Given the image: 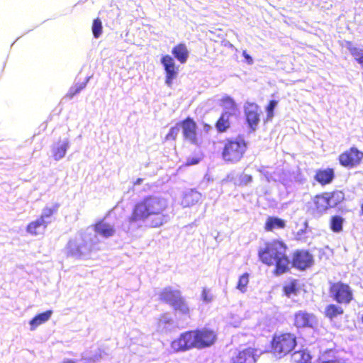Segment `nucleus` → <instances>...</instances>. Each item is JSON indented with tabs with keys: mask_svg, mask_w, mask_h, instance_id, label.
<instances>
[{
	"mask_svg": "<svg viewBox=\"0 0 363 363\" xmlns=\"http://www.w3.org/2000/svg\"><path fill=\"white\" fill-rule=\"evenodd\" d=\"M59 208L58 203H54L52 206H46L43 210L41 215L40 216V219L42 221L46 222L47 225L51 223L52 219V216L54 213H55Z\"/></svg>",
	"mask_w": 363,
	"mask_h": 363,
	"instance_id": "25",
	"label": "nucleus"
},
{
	"mask_svg": "<svg viewBox=\"0 0 363 363\" xmlns=\"http://www.w3.org/2000/svg\"><path fill=\"white\" fill-rule=\"evenodd\" d=\"M297 283L296 280H291L285 284L284 286V291L286 296L291 298L294 295H296L298 292Z\"/></svg>",
	"mask_w": 363,
	"mask_h": 363,
	"instance_id": "33",
	"label": "nucleus"
},
{
	"mask_svg": "<svg viewBox=\"0 0 363 363\" xmlns=\"http://www.w3.org/2000/svg\"><path fill=\"white\" fill-rule=\"evenodd\" d=\"M246 147V143L241 138L228 140L223 147V157L226 162H238L242 157Z\"/></svg>",
	"mask_w": 363,
	"mask_h": 363,
	"instance_id": "5",
	"label": "nucleus"
},
{
	"mask_svg": "<svg viewBox=\"0 0 363 363\" xmlns=\"http://www.w3.org/2000/svg\"><path fill=\"white\" fill-rule=\"evenodd\" d=\"M296 337L291 333L277 335L272 342V350L275 355L281 358L290 352L296 346Z\"/></svg>",
	"mask_w": 363,
	"mask_h": 363,
	"instance_id": "7",
	"label": "nucleus"
},
{
	"mask_svg": "<svg viewBox=\"0 0 363 363\" xmlns=\"http://www.w3.org/2000/svg\"><path fill=\"white\" fill-rule=\"evenodd\" d=\"M52 311L49 310L35 315L29 321L30 330H35L38 326L46 323L51 318Z\"/></svg>",
	"mask_w": 363,
	"mask_h": 363,
	"instance_id": "21",
	"label": "nucleus"
},
{
	"mask_svg": "<svg viewBox=\"0 0 363 363\" xmlns=\"http://www.w3.org/2000/svg\"><path fill=\"white\" fill-rule=\"evenodd\" d=\"M311 355L305 350L295 352L291 356V363H309Z\"/></svg>",
	"mask_w": 363,
	"mask_h": 363,
	"instance_id": "29",
	"label": "nucleus"
},
{
	"mask_svg": "<svg viewBox=\"0 0 363 363\" xmlns=\"http://www.w3.org/2000/svg\"><path fill=\"white\" fill-rule=\"evenodd\" d=\"M342 313L343 309L342 307L337 305L331 304L325 308V315L330 319L341 315Z\"/></svg>",
	"mask_w": 363,
	"mask_h": 363,
	"instance_id": "35",
	"label": "nucleus"
},
{
	"mask_svg": "<svg viewBox=\"0 0 363 363\" xmlns=\"http://www.w3.org/2000/svg\"><path fill=\"white\" fill-rule=\"evenodd\" d=\"M182 128L186 140L194 145H198L200 143L201 140L196 131V124L192 119L184 120L182 123Z\"/></svg>",
	"mask_w": 363,
	"mask_h": 363,
	"instance_id": "10",
	"label": "nucleus"
},
{
	"mask_svg": "<svg viewBox=\"0 0 363 363\" xmlns=\"http://www.w3.org/2000/svg\"><path fill=\"white\" fill-rule=\"evenodd\" d=\"M362 323H363V316L362 317Z\"/></svg>",
	"mask_w": 363,
	"mask_h": 363,
	"instance_id": "50",
	"label": "nucleus"
},
{
	"mask_svg": "<svg viewBox=\"0 0 363 363\" xmlns=\"http://www.w3.org/2000/svg\"><path fill=\"white\" fill-rule=\"evenodd\" d=\"M344 194L342 191L332 193H323L313 198V203L318 213H325L328 208H334L344 199Z\"/></svg>",
	"mask_w": 363,
	"mask_h": 363,
	"instance_id": "6",
	"label": "nucleus"
},
{
	"mask_svg": "<svg viewBox=\"0 0 363 363\" xmlns=\"http://www.w3.org/2000/svg\"><path fill=\"white\" fill-rule=\"evenodd\" d=\"M249 283V274L247 273L243 274L240 277L236 288L242 293L247 291V286Z\"/></svg>",
	"mask_w": 363,
	"mask_h": 363,
	"instance_id": "37",
	"label": "nucleus"
},
{
	"mask_svg": "<svg viewBox=\"0 0 363 363\" xmlns=\"http://www.w3.org/2000/svg\"><path fill=\"white\" fill-rule=\"evenodd\" d=\"M161 63L164 67L166 72L165 84L171 87L174 79L177 75V69L174 59L169 55L164 56L161 60Z\"/></svg>",
	"mask_w": 363,
	"mask_h": 363,
	"instance_id": "11",
	"label": "nucleus"
},
{
	"mask_svg": "<svg viewBox=\"0 0 363 363\" xmlns=\"http://www.w3.org/2000/svg\"><path fill=\"white\" fill-rule=\"evenodd\" d=\"M316 323V318L312 313L299 311L294 314V325L297 328H313Z\"/></svg>",
	"mask_w": 363,
	"mask_h": 363,
	"instance_id": "12",
	"label": "nucleus"
},
{
	"mask_svg": "<svg viewBox=\"0 0 363 363\" xmlns=\"http://www.w3.org/2000/svg\"><path fill=\"white\" fill-rule=\"evenodd\" d=\"M321 363H338V362L335 360H329V361L322 362Z\"/></svg>",
	"mask_w": 363,
	"mask_h": 363,
	"instance_id": "48",
	"label": "nucleus"
},
{
	"mask_svg": "<svg viewBox=\"0 0 363 363\" xmlns=\"http://www.w3.org/2000/svg\"><path fill=\"white\" fill-rule=\"evenodd\" d=\"M334 177V172L332 169H320L316 172L315 179L324 185L332 182Z\"/></svg>",
	"mask_w": 363,
	"mask_h": 363,
	"instance_id": "23",
	"label": "nucleus"
},
{
	"mask_svg": "<svg viewBox=\"0 0 363 363\" xmlns=\"http://www.w3.org/2000/svg\"><path fill=\"white\" fill-rule=\"evenodd\" d=\"M284 227V220L276 217H269L265 223V229L267 231L282 229Z\"/></svg>",
	"mask_w": 363,
	"mask_h": 363,
	"instance_id": "26",
	"label": "nucleus"
},
{
	"mask_svg": "<svg viewBox=\"0 0 363 363\" xmlns=\"http://www.w3.org/2000/svg\"><path fill=\"white\" fill-rule=\"evenodd\" d=\"M203 128L206 132H208L211 128V127L210 125L206 124V125H204Z\"/></svg>",
	"mask_w": 363,
	"mask_h": 363,
	"instance_id": "47",
	"label": "nucleus"
},
{
	"mask_svg": "<svg viewBox=\"0 0 363 363\" xmlns=\"http://www.w3.org/2000/svg\"><path fill=\"white\" fill-rule=\"evenodd\" d=\"M173 322V319L169 314H164L158 320L157 330L161 332L166 331L172 326Z\"/></svg>",
	"mask_w": 363,
	"mask_h": 363,
	"instance_id": "27",
	"label": "nucleus"
},
{
	"mask_svg": "<svg viewBox=\"0 0 363 363\" xmlns=\"http://www.w3.org/2000/svg\"><path fill=\"white\" fill-rule=\"evenodd\" d=\"M230 323L234 327H238L240 323V319L238 318L235 322L230 321Z\"/></svg>",
	"mask_w": 363,
	"mask_h": 363,
	"instance_id": "45",
	"label": "nucleus"
},
{
	"mask_svg": "<svg viewBox=\"0 0 363 363\" xmlns=\"http://www.w3.org/2000/svg\"><path fill=\"white\" fill-rule=\"evenodd\" d=\"M260 172L264 174V176L266 177L267 180V181H269V177L267 176V173H265V172H264V171H262V170H260Z\"/></svg>",
	"mask_w": 363,
	"mask_h": 363,
	"instance_id": "49",
	"label": "nucleus"
},
{
	"mask_svg": "<svg viewBox=\"0 0 363 363\" xmlns=\"http://www.w3.org/2000/svg\"><path fill=\"white\" fill-rule=\"evenodd\" d=\"M286 245L280 241H273L266 244L259 251L261 261L267 265H276L277 274H283L288 269L290 261L286 255Z\"/></svg>",
	"mask_w": 363,
	"mask_h": 363,
	"instance_id": "3",
	"label": "nucleus"
},
{
	"mask_svg": "<svg viewBox=\"0 0 363 363\" xmlns=\"http://www.w3.org/2000/svg\"><path fill=\"white\" fill-rule=\"evenodd\" d=\"M332 296L340 303H348L352 299V292L350 287L342 283L334 284L330 288Z\"/></svg>",
	"mask_w": 363,
	"mask_h": 363,
	"instance_id": "8",
	"label": "nucleus"
},
{
	"mask_svg": "<svg viewBox=\"0 0 363 363\" xmlns=\"http://www.w3.org/2000/svg\"><path fill=\"white\" fill-rule=\"evenodd\" d=\"M167 208L168 201L164 198H145L135 206L132 216L123 225V230L127 232L135 230L143 224L151 228L160 227L169 220Z\"/></svg>",
	"mask_w": 363,
	"mask_h": 363,
	"instance_id": "1",
	"label": "nucleus"
},
{
	"mask_svg": "<svg viewBox=\"0 0 363 363\" xmlns=\"http://www.w3.org/2000/svg\"><path fill=\"white\" fill-rule=\"evenodd\" d=\"M92 231H94L96 234L107 238L114 235L116 229L112 224L108 223L105 220H101L98 222L94 227L86 229V232H88V233L91 234Z\"/></svg>",
	"mask_w": 363,
	"mask_h": 363,
	"instance_id": "13",
	"label": "nucleus"
},
{
	"mask_svg": "<svg viewBox=\"0 0 363 363\" xmlns=\"http://www.w3.org/2000/svg\"><path fill=\"white\" fill-rule=\"evenodd\" d=\"M69 140L68 138L59 140L51 147L52 156L55 160L59 161L65 157L67 150L69 148Z\"/></svg>",
	"mask_w": 363,
	"mask_h": 363,
	"instance_id": "14",
	"label": "nucleus"
},
{
	"mask_svg": "<svg viewBox=\"0 0 363 363\" xmlns=\"http://www.w3.org/2000/svg\"><path fill=\"white\" fill-rule=\"evenodd\" d=\"M362 158L363 152L355 147H352L339 156V161L344 167H353L359 164Z\"/></svg>",
	"mask_w": 363,
	"mask_h": 363,
	"instance_id": "9",
	"label": "nucleus"
},
{
	"mask_svg": "<svg viewBox=\"0 0 363 363\" xmlns=\"http://www.w3.org/2000/svg\"><path fill=\"white\" fill-rule=\"evenodd\" d=\"M92 32L94 38H98L102 33V23L99 19H95L92 25Z\"/></svg>",
	"mask_w": 363,
	"mask_h": 363,
	"instance_id": "38",
	"label": "nucleus"
},
{
	"mask_svg": "<svg viewBox=\"0 0 363 363\" xmlns=\"http://www.w3.org/2000/svg\"><path fill=\"white\" fill-rule=\"evenodd\" d=\"M97 243V238L90 236L86 230L84 233H79L71 238L66 245L64 252L67 257L76 259H87L94 250Z\"/></svg>",
	"mask_w": 363,
	"mask_h": 363,
	"instance_id": "4",
	"label": "nucleus"
},
{
	"mask_svg": "<svg viewBox=\"0 0 363 363\" xmlns=\"http://www.w3.org/2000/svg\"><path fill=\"white\" fill-rule=\"evenodd\" d=\"M159 296L161 301L172 306L179 298L181 292L179 290L173 289L172 287H166L160 291Z\"/></svg>",
	"mask_w": 363,
	"mask_h": 363,
	"instance_id": "18",
	"label": "nucleus"
},
{
	"mask_svg": "<svg viewBox=\"0 0 363 363\" xmlns=\"http://www.w3.org/2000/svg\"><path fill=\"white\" fill-rule=\"evenodd\" d=\"M46 222L42 221L39 218L30 223L26 228L27 232L32 235L43 234L47 226Z\"/></svg>",
	"mask_w": 363,
	"mask_h": 363,
	"instance_id": "20",
	"label": "nucleus"
},
{
	"mask_svg": "<svg viewBox=\"0 0 363 363\" xmlns=\"http://www.w3.org/2000/svg\"><path fill=\"white\" fill-rule=\"evenodd\" d=\"M242 55L244 56V57L246 59L249 64L252 63V58L245 51L243 52Z\"/></svg>",
	"mask_w": 363,
	"mask_h": 363,
	"instance_id": "43",
	"label": "nucleus"
},
{
	"mask_svg": "<svg viewBox=\"0 0 363 363\" xmlns=\"http://www.w3.org/2000/svg\"><path fill=\"white\" fill-rule=\"evenodd\" d=\"M343 46L346 48L351 55L354 57L355 60L363 68V49L354 46L351 42L345 41Z\"/></svg>",
	"mask_w": 363,
	"mask_h": 363,
	"instance_id": "24",
	"label": "nucleus"
},
{
	"mask_svg": "<svg viewBox=\"0 0 363 363\" xmlns=\"http://www.w3.org/2000/svg\"><path fill=\"white\" fill-rule=\"evenodd\" d=\"M245 113L250 127L255 130L259 121V106L254 103H247L245 106Z\"/></svg>",
	"mask_w": 363,
	"mask_h": 363,
	"instance_id": "15",
	"label": "nucleus"
},
{
	"mask_svg": "<svg viewBox=\"0 0 363 363\" xmlns=\"http://www.w3.org/2000/svg\"><path fill=\"white\" fill-rule=\"evenodd\" d=\"M230 113H223L216 123V127L220 132L225 131L230 125L229 118Z\"/></svg>",
	"mask_w": 363,
	"mask_h": 363,
	"instance_id": "34",
	"label": "nucleus"
},
{
	"mask_svg": "<svg viewBox=\"0 0 363 363\" xmlns=\"http://www.w3.org/2000/svg\"><path fill=\"white\" fill-rule=\"evenodd\" d=\"M344 219L340 216H334L331 218L330 222V229L334 233H340L342 230Z\"/></svg>",
	"mask_w": 363,
	"mask_h": 363,
	"instance_id": "32",
	"label": "nucleus"
},
{
	"mask_svg": "<svg viewBox=\"0 0 363 363\" xmlns=\"http://www.w3.org/2000/svg\"><path fill=\"white\" fill-rule=\"evenodd\" d=\"M242 181L245 182V183L250 182L252 181V177L247 174H245L242 177Z\"/></svg>",
	"mask_w": 363,
	"mask_h": 363,
	"instance_id": "44",
	"label": "nucleus"
},
{
	"mask_svg": "<svg viewBox=\"0 0 363 363\" xmlns=\"http://www.w3.org/2000/svg\"><path fill=\"white\" fill-rule=\"evenodd\" d=\"M199 160L196 158L188 159L186 162L187 165H194L199 163Z\"/></svg>",
	"mask_w": 363,
	"mask_h": 363,
	"instance_id": "42",
	"label": "nucleus"
},
{
	"mask_svg": "<svg viewBox=\"0 0 363 363\" xmlns=\"http://www.w3.org/2000/svg\"><path fill=\"white\" fill-rule=\"evenodd\" d=\"M174 309L183 315H188L190 312V308L186 300L180 296L179 298L172 306Z\"/></svg>",
	"mask_w": 363,
	"mask_h": 363,
	"instance_id": "28",
	"label": "nucleus"
},
{
	"mask_svg": "<svg viewBox=\"0 0 363 363\" xmlns=\"http://www.w3.org/2000/svg\"><path fill=\"white\" fill-rule=\"evenodd\" d=\"M143 179H141V178H139L135 182H134V185H140L142 184Z\"/></svg>",
	"mask_w": 363,
	"mask_h": 363,
	"instance_id": "46",
	"label": "nucleus"
},
{
	"mask_svg": "<svg viewBox=\"0 0 363 363\" xmlns=\"http://www.w3.org/2000/svg\"><path fill=\"white\" fill-rule=\"evenodd\" d=\"M103 357V352L100 349L96 350L93 354L91 352H84L82 355V359L85 363H95L99 362Z\"/></svg>",
	"mask_w": 363,
	"mask_h": 363,
	"instance_id": "30",
	"label": "nucleus"
},
{
	"mask_svg": "<svg viewBox=\"0 0 363 363\" xmlns=\"http://www.w3.org/2000/svg\"><path fill=\"white\" fill-rule=\"evenodd\" d=\"M277 101H271L269 102V104L268 105V106L267 107V120H271L274 116V109L275 108V107L277 106Z\"/></svg>",
	"mask_w": 363,
	"mask_h": 363,
	"instance_id": "40",
	"label": "nucleus"
},
{
	"mask_svg": "<svg viewBox=\"0 0 363 363\" xmlns=\"http://www.w3.org/2000/svg\"><path fill=\"white\" fill-rule=\"evenodd\" d=\"M201 199V194L194 189H189L184 192L181 204L183 207H189L196 204Z\"/></svg>",
	"mask_w": 363,
	"mask_h": 363,
	"instance_id": "19",
	"label": "nucleus"
},
{
	"mask_svg": "<svg viewBox=\"0 0 363 363\" xmlns=\"http://www.w3.org/2000/svg\"><path fill=\"white\" fill-rule=\"evenodd\" d=\"M179 132V128L178 126L172 127L169 133L166 136V140H174Z\"/></svg>",
	"mask_w": 363,
	"mask_h": 363,
	"instance_id": "41",
	"label": "nucleus"
},
{
	"mask_svg": "<svg viewBox=\"0 0 363 363\" xmlns=\"http://www.w3.org/2000/svg\"><path fill=\"white\" fill-rule=\"evenodd\" d=\"M255 350L251 347L238 351L232 357L231 363H255Z\"/></svg>",
	"mask_w": 363,
	"mask_h": 363,
	"instance_id": "17",
	"label": "nucleus"
},
{
	"mask_svg": "<svg viewBox=\"0 0 363 363\" xmlns=\"http://www.w3.org/2000/svg\"><path fill=\"white\" fill-rule=\"evenodd\" d=\"M86 85V82H84V83H81L79 84H76L75 86H72L69 89V90L67 94V96L69 97L70 99L72 98L75 94H78L82 89H84L85 88Z\"/></svg>",
	"mask_w": 363,
	"mask_h": 363,
	"instance_id": "39",
	"label": "nucleus"
},
{
	"mask_svg": "<svg viewBox=\"0 0 363 363\" xmlns=\"http://www.w3.org/2000/svg\"><path fill=\"white\" fill-rule=\"evenodd\" d=\"M312 262V255L306 251H298L294 254L293 265L299 269L303 270L309 267Z\"/></svg>",
	"mask_w": 363,
	"mask_h": 363,
	"instance_id": "16",
	"label": "nucleus"
},
{
	"mask_svg": "<svg viewBox=\"0 0 363 363\" xmlns=\"http://www.w3.org/2000/svg\"><path fill=\"white\" fill-rule=\"evenodd\" d=\"M216 340V333L210 329L191 330L182 333L171 343L174 352H185L193 348L203 349L212 345Z\"/></svg>",
	"mask_w": 363,
	"mask_h": 363,
	"instance_id": "2",
	"label": "nucleus"
},
{
	"mask_svg": "<svg viewBox=\"0 0 363 363\" xmlns=\"http://www.w3.org/2000/svg\"><path fill=\"white\" fill-rule=\"evenodd\" d=\"M215 299V295L212 290L208 288H203L201 293V300L205 304L212 303Z\"/></svg>",
	"mask_w": 363,
	"mask_h": 363,
	"instance_id": "36",
	"label": "nucleus"
},
{
	"mask_svg": "<svg viewBox=\"0 0 363 363\" xmlns=\"http://www.w3.org/2000/svg\"><path fill=\"white\" fill-rule=\"evenodd\" d=\"M172 53L182 64L185 63L189 57V50L183 43L174 47Z\"/></svg>",
	"mask_w": 363,
	"mask_h": 363,
	"instance_id": "22",
	"label": "nucleus"
},
{
	"mask_svg": "<svg viewBox=\"0 0 363 363\" xmlns=\"http://www.w3.org/2000/svg\"><path fill=\"white\" fill-rule=\"evenodd\" d=\"M221 104L223 106L225 112L232 115L236 111V104L233 99L230 96H225L221 100Z\"/></svg>",
	"mask_w": 363,
	"mask_h": 363,
	"instance_id": "31",
	"label": "nucleus"
}]
</instances>
